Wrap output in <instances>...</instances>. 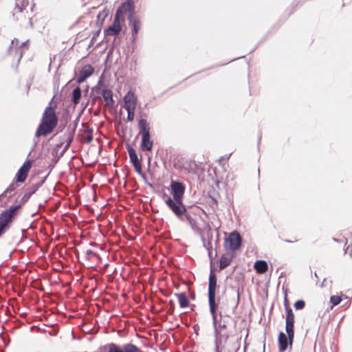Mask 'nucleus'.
Returning <instances> with one entry per match:
<instances>
[{"instance_id":"nucleus-1","label":"nucleus","mask_w":352,"mask_h":352,"mask_svg":"<svg viewBox=\"0 0 352 352\" xmlns=\"http://www.w3.org/2000/svg\"><path fill=\"white\" fill-rule=\"evenodd\" d=\"M53 99L54 98H52L49 105L45 108L43 113L42 118L36 131L35 144L38 142V140H35L36 138L40 136H47L54 131L58 124V119L56 114L55 107H52Z\"/></svg>"},{"instance_id":"nucleus-2","label":"nucleus","mask_w":352,"mask_h":352,"mask_svg":"<svg viewBox=\"0 0 352 352\" xmlns=\"http://www.w3.org/2000/svg\"><path fill=\"white\" fill-rule=\"evenodd\" d=\"M192 229L200 235L204 245L208 250L212 248L211 241L215 235L216 242L219 240L217 228H212L208 221H188Z\"/></svg>"},{"instance_id":"nucleus-3","label":"nucleus","mask_w":352,"mask_h":352,"mask_svg":"<svg viewBox=\"0 0 352 352\" xmlns=\"http://www.w3.org/2000/svg\"><path fill=\"white\" fill-rule=\"evenodd\" d=\"M217 288V276L213 270L210 268L208 283V303L210 307V312L212 316V322L214 327L217 325V305L215 302L216 290Z\"/></svg>"},{"instance_id":"nucleus-4","label":"nucleus","mask_w":352,"mask_h":352,"mask_svg":"<svg viewBox=\"0 0 352 352\" xmlns=\"http://www.w3.org/2000/svg\"><path fill=\"white\" fill-rule=\"evenodd\" d=\"M285 307L286 311L285 330L289 337V344L292 347L294 338V314L291 307L286 302Z\"/></svg>"},{"instance_id":"nucleus-5","label":"nucleus","mask_w":352,"mask_h":352,"mask_svg":"<svg viewBox=\"0 0 352 352\" xmlns=\"http://www.w3.org/2000/svg\"><path fill=\"white\" fill-rule=\"evenodd\" d=\"M164 199L168 206V208L177 215L180 216L186 211V208L184 206L182 200L173 199L166 193H164Z\"/></svg>"},{"instance_id":"nucleus-6","label":"nucleus","mask_w":352,"mask_h":352,"mask_svg":"<svg viewBox=\"0 0 352 352\" xmlns=\"http://www.w3.org/2000/svg\"><path fill=\"white\" fill-rule=\"evenodd\" d=\"M104 348L107 350V352H142L137 346L131 343L120 346L111 342L106 344Z\"/></svg>"},{"instance_id":"nucleus-7","label":"nucleus","mask_w":352,"mask_h":352,"mask_svg":"<svg viewBox=\"0 0 352 352\" xmlns=\"http://www.w3.org/2000/svg\"><path fill=\"white\" fill-rule=\"evenodd\" d=\"M236 296H237V300L234 302V305L230 310H223V307L220 308L221 310L219 311V316H220L221 319L219 320V322H218V320H217V330H219V329H223L226 328L227 323L225 320H222V318L224 317L230 318L231 316V314H233L234 313L235 309H236V307L238 306L239 300V292H237ZM219 335H220V332H219L218 337L219 336Z\"/></svg>"},{"instance_id":"nucleus-8","label":"nucleus","mask_w":352,"mask_h":352,"mask_svg":"<svg viewBox=\"0 0 352 352\" xmlns=\"http://www.w3.org/2000/svg\"><path fill=\"white\" fill-rule=\"evenodd\" d=\"M242 239L236 231L231 232L229 236L226 239V246L230 250L235 251L240 248Z\"/></svg>"},{"instance_id":"nucleus-9","label":"nucleus","mask_w":352,"mask_h":352,"mask_svg":"<svg viewBox=\"0 0 352 352\" xmlns=\"http://www.w3.org/2000/svg\"><path fill=\"white\" fill-rule=\"evenodd\" d=\"M124 21V19L118 16V15L114 16L113 22L111 25H110L108 28L104 30V33L105 36H117L120 34L122 30V27L120 25V22Z\"/></svg>"},{"instance_id":"nucleus-10","label":"nucleus","mask_w":352,"mask_h":352,"mask_svg":"<svg viewBox=\"0 0 352 352\" xmlns=\"http://www.w3.org/2000/svg\"><path fill=\"white\" fill-rule=\"evenodd\" d=\"M171 194L175 200H182L185 192V186L179 181H172L170 183Z\"/></svg>"},{"instance_id":"nucleus-11","label":"nucleus","mask_w":352,"mask_h":352,"mask_svg":"<svg viewBox=\"0 0 352 352\" xmlns=\"http://www.w3.org/2000/svg\"><path fill=\"white\" fill-rule=\"evenodd\" d=\"M129 25L131 27V41L134 42L136 40V35L138 33L140 27L141 21L137 16H132V14H129L127 16Z\"/></svg>"},{"instance_id":"nucleus-12","label":"nucleus","mask_w":352,"mask_h":352,"mask_svg":"<svg viewBox=\"0 0 352 352\" xmlns=\"http://www.w3.org/2000/svg\"><path fill=\"white\" fill-rule=\"evenodd\" d=\"M129 12V14H132L133 16L134 13V6L133 0H126L123 2L117 9L115 15H118L124 19V14L126 12Z\"/></svg>"},{"instance_id":"nucleus-13","label":"nucleus","mask_w":352,"mask_h":352,"mask_svg":"<svg viewBox=\"0 0 352 352\" xmlns=\"http://www.w3.org/2000/svg\"><path fill=\"white\" fill-rule=\"evenodd\" d=\"M32 160L25 161L22 166L18 170L16 175V181L18 182L22 183L25 182L28 176V173L32 167Z\"/></svg>"},{"instance_id":"nucleus-14","label":"nucleus","mask_w":352,"mask_h":352,"mask_svg":"<svg viewBox=\"0 0 352 352\" xmlns=\"http://www.w3.org/2000/svg\"><path fill=\"white\" fill-rule=\"evenodd\" d=\"M94 72L93 67L91 65H85L79 72L78 77L76 79V82L80 84L86 80L87 78L91 76Z\"/></svg>"},{"instance_id":"nucleus-15","label":"nucleus","mask_w":352,"mask_h":352,"mask_svg":"<svg viewBox=\"0 0 352 352\" xmlns=\"http://www.w3.org/2000/svg\"><path fill=\"white\" fill-rule=\"evenodd\" d=\"M21 208L20 205L12 206L9 208L3 210L0 215V220H12Z\"/></svg>"},{"instance_id":"nucleus-16","label":"nucleus","mask_w":352,"mask_h":352,"mask_svg":"<svg viewBox=\"0 0 352 352\" xmlns=\"http://www.w3.org/2000/svg\"><path fill=\"white\" fill-rule=\"evenodd\" d=\"M279 352H285L289 344V337L283 333L280 332L278 338Z\"/></svg>"},{"instance_id":"nucleus-17","label":"nucleus","mask_w":352,"mask_h":352,"mask_svg":"<svg viewBox=\"0 0 352 352\" xmlns=\"http://www.w3.org/2000/svg\"><path fill=\"white\" fill-rule=\"evenodd\" d=\"M124 108H128V107L136 108L137 104V97L131 91H128L124 96Z\"/></svg>"},{"instance_id":"nucleus-18","label":"nucleus","mask_w":352,"mask_h":352,"mask_svg":"<svg viewBox=\"0 0 352 352\" xmlns=\"http://www.w3.org/2000/svg\"><path fill=\"white\" fill-rule=\"evenodd\" d=\"M102 96L105 102V105L108 107H113L114 100L113 98V92L110 89H104L102 91Z\"/></svg>"},{"instance_id":"nucleus-19","label":"nucleus","mask_w":352,"mask_h":352,"mask_svg":"<svg viewBox=\"0 0 352 352\" xmlns=\"http://www.w3.org/2000/svg\"><path fill=\"white\" fill-rule=\"evenodd\" d=\"M138 125L142 137L151 135L149 124L145 119H140Z\"/></svg>"},{"instance_id":"nucleus-20","label":"nucleus","mask_w":352,"mask_h":352,"mask_svg":"<svg viewBox=\"0 0 352 352\" xmlns=\"http://www.w3.org/2000/svg\"><path fill=\"white\" fill-rule=\"evenodd\" d=\"M153 142L151 140V135L142 137L140 148L144 151H150L152 149Z\"/></svg>"},{"instance_id":"nucleus-21","label":"nucleus","mask_w":352,"mask_h":352,"mask_svg":"<svg viewBox=\"0 0 352 352\" xmlns=\"http://www.w3.org/2000/svg\"><path fill=\"white\" fill-rule=\"evenodd\" d=\"M254 267L257 273L264 274L267 271L268 265L266 261L260 260L255 262Z\"/></svg>"},{"instance_id":"nucleus-22","label":"nucleus","mask_w":352,"mask_h":352,"mask_svg":"<svg viewBox=\"0 0 352 352\" xmlns=\"http://www.w3.org/2000/svg\"><path fill=\"white\" fill-rule=\"evenodd\" d=\"M232 255L230 254H224L219 260V269L223 270L227 267L231 263Z\"/></svg>"},{"instance_id":"nucleus-23","label":"nucleus","mask_w":352,"mask_h":352,"mask_svg":"<svg viewBox=\"0 0 352 352\" xmlns=\"http://www.w3.org/2000/svg\"><path fill=\"white\" fill-rule=\"evenodd\" d=\"M66 136V144L65 145L63 149L61 151V152L58 154L57 156V158L54 160V163H57L59 160V159L65 154V153L68 150L71 144L72 143L74 140V137L72 135H67L65 133V135Z\"/></svg>"},{"instance_id":"nucleus-24","label":"nucleus","mask_w":352,"mask_h":352,"mask_svg":"<svg viewBox=\"0 0 352 352\" xmlns=\"http://www.w3.org/2000/svg\"><path fill=\"white\" fill-rule=\"evenodd\" d=\"M82 96V91L80 87H76L73 91L72 94L71 102L74 105H76L79 103L80 98Z\"/></svg>"},{"instance_id":"nucleus-25","label":"nucleus","mask_w":352,"mask_h":352,"mask_svg":"<svg viewBox=\"0 0 352 352\" xmlns=\"http://www.w3.org/2000/svg\"><path fill=\"white\" fill-rule=\"evenodd\" d=\"M208 203L212 208L217 207L219 195L215 190L210 192L208 195Z\"/></svg>"},{"instance_id":"nucleus-26","label":"nucleus","mask_w":352,"mask_h":352,"mask_svg":"<svg viewBox=\"0 0 352 352\" xmlns=\"http://www.w3.org/2000/svg\"><path fill=\"white\" fill-rule=\"evenodd\" d=\"M126 148H127V151H128V153L129 155L130 162L132 164L140 162V160H139V158L138 157L135 150L132 146H131L129 145L127 146Z\"/></svg>"},{"instance_id":"nucleus-27","label":"nucleus","mask_w":352,"mask_h":352,"mask_svg":"<svg viewBox=\"0 0 352 352\" xmlns=\"http://www.w3.org/2000/svg\"><path fill=\"white\" fill-rule=\"evenodd\" d=\"M175 296H177L179 305L182 308H186L189 305V300L185 293L175 294Z\"/></svg>"},{"instance_id":"nucleus-28","label":"nucleus","mask_w":352,"mask_h":352,"mask_svg":"<svg viewBox=\"0 0 352 352\" xmlns=\"http://www.w3.org/2000/svg\"><path fill=\"white\" fill-rule=\"evenodd\" d=\"M28 4L29 2L28 0H16L14 10L18 12H22Z\"/></svg>"},{"instance_id":"nucleus-29","label":"nucleus","mask_w":352,"mask_h":352,"mask_svg":"<svg viewBox=\"0 0 352 352\" xmlns=\"http://www.w3.org/2000/svg\"><path fill=\"white\" fill-rule=\"evenodd\" d=\"M11 222L12 221H0V237L10 229Z\"/></svg>"},{"instance_id":"nucleus-30","label":"nucleus","mask_w":352,"mask_h":352,"mask_svg":"<svg viewBox=\"0 0 352 352\" xmlns=\"http://www.w3.org/2000/svg\"><path fill=\"white\" fill-rule=\"evenodd\" d=\"M80 116H78L75 120L73 122V126L71 128L69 127L67 130V133L66 134L72 135V137H74V134L77 128V126L79 122Z\"/></svg>"},{"instance_id":"nucleus-31","label":"nucleus","mask_w":352,"mask_h":352,"mask_svg":"<svg viewBox=\"0 0 352 352\" xmlns=\"http://www.w3.org/2000/svg\"><path fill=\"white\" fill-rule=\"evenodd\" d=\"M28 42H29V40H27L24 42H23L21 45L19 47V48H17L16 50V53L19 54V60L21 58L22 56H23V50H22V48L23 47H28Z\"/></svg>"},{"instance_id":"nucleus-32","label":"nucleus","mask_w":352,"mask_h":352,"mask_svg":"<svg viewBox=\"0 0 352 352\" xmlns=\"http://www.w3.org/2000/svg\"><path fill=\"white\" fill-rule=\"evenodd\" d=\"M127 111V121L131 122L134 118L135 115V109L133 107H128V108H124Z\"/></svg>"},{"instance_id":"nucleus-33","label":"nucleus","mask_w":352,"mask_h":352,"mask_svg":"<svg viewBox=\"0 0 352 352\" xmlns=\"http://www.w3.org/2000/svg\"><path fill=\"white\" fill-rule=\"evenodd\" d=\"M45 179H46V177L43 179L41 180V182L34 184L32 186V190L31 192L29 193V196L32 195V194H34L43 184V183L45 182Z\"/></svg>"},{"instance_id":"nucleus-34","label":"nucleus","mask_w":352,"mask_h":352,"mask_svg":"<svg viewBox=\"0 0 352 352\" xmlns=\"http://www.w3.org/2000/svg\"><path fill=\"white\" fill-rule=\"evenodd\" d=\"M134 167V169L136 171L137 173H138L140 175H141L144 179L146 178L144 174L142 173V164L141 162H138V163H135V164H132Z\"/></svg>"},{"instance_id":"nucleus-35","label":"nucleus","mask_w":352,"mask_h":352,"mask_svg":"<svg viewBox=\"0 0 352 352\" xmlns=\"http://www.w3.org/2000/svg\"><path fill=\"white\" fill-rule=\"evenodd\" d=\"M102 80L100 79L97 85L91 89L92 92H95L97 94H100L101 92Z\"/></svg>"},{"instance_id":"nucleus-36","label":"nucleus","mask_w":352,"mask_h":352,"mask_svg":"<svg viewBox=\"0 0 352 352\" xmlns=\"http://www.w3.org/2000/svg\"><path fill=\"white\" fill-rule=\"evenodd\" d=\"M342 300L340 296H332L330 298V302L333 304V306L338 305Z\"/></svg>"},{"instance_id":"nucleus-37","label":"nucleus","mask_w":352,"mask_h":352,"mask_svg":"<svg viewBox=\"0 0 352 352\" xmlns=\"http://www.w3.org/2000/svg\"><path fill=\"white\" fill-rule=\"evenodd\" d=\"M15 189L16 184L12 183L6 188V190L3 192V193L1 195L6 196L8 193H11L12 192L14 191Z\"/></svg>"},{"instance_id":"nucleus-38","label":"nucleus","mask_w":352,"mask_h":352,"mask_svg":"<svg viewBox=\"0 0 352 352\" xmlns=\"http://www.w3.org/2000/svg\"><path fill=\"white\" fill-rule=\"evenodd\" d=\"M305 306V302L302 300H298L294 303L296 309H302Z\"/></svg>"},{"instance_id":"nucleus-39","label":"nucleus","mask_w":352,"mask_h":352,"mask_svg":"<svg viewBox=\"0 0 352 352\" xmlns=\"http://www.w3.org/2000/svg\"><path fill=\"white\" fill-rule=\"evenodd\" d=\"M214 334H215V337H216V340H215V352H220L219 351V341H218V334H219V331L217 329V327H214Z\"/></svg>"},{"instance_id":"nucleus-40","label":"nucleus","mask_w":352,"mask_h":352,"mask_svg":"<svg viewBox=\"0 0 352 352\" xmlns=\"http://www.w3.org/2000/svg\"><path fill=\"white\" fill-rule=\"evenodd\" d=\"M99 95L100 94H97L95 92L91 91L89 94V98L90 99H91L93 104H94L96 101L99 98Z\"/></svg>"},{"instance_id":"nucleus-41","label":"nucleus","mask_w":352,"mask_h":352,"mask_svg":"<svg viewBox=\"0 0 352 352\" xmlns=\"http://www.w3.org/2000/svg\"><path fill=\"white\" fill-rule=\"evenodd\" d=\"M85 254H86V256H87V258L89 259L91 258V256H96V257H99V256L96 254V253H94L92 250H86L85 252Z\"/></svg>"},{"instance_id":"nucleus-42","label":"nucleus","mask_w":352,"mask_h":352,"mask_svg":"<svg viewBox=\"0 0 352 352\" xmlns=\"http://www.w3.org/2000/svg\"><path fill=\"white\" fill-rule=\"evenodd\" d=\"M82 126L84 127V133L86 134H92L93 130L90 127L86 126L85 123L82 124Z\"/></svg>"},{"instance_id":"nucleus-43","label":"nucleus","mask_w":352,"mask_h":352,"mask_svg":"<svg viewBox=\"0 0 352 352\" xmlns=\"http://www.w3.org/2000/svg\"><path fill=\"white\" fill-rule=\"evenodd\" d=\"M63 142H60L59 144H57L56 145V147L53 149V151H52L53 155H57V156L58 155V148L61 147L63 146Z\"/></svg>"},{"instance_id":"nucleus-44","label":"nucleus","mask_w":352,"mask_h":352,"mask_svg":"<svg viewBox=\"0 0 352 352\" xmlns=\"http://www.w3.org/2000/svg\"><path fill=\"white\" fill-rule=\"evenodd\" d=\"M18 43H19V40L17 38H14V39H12L11 41V43H10V45L8 47V51L10 52V50L12 47V45H18Z\"/></svg>"},{"instance_id":"nucleus-45","label":"nucleus","mask_w":352,"mask_h":352,"mask_svg":"<svg viewBox=\"0 0 352 352\" xmlns=\"http://www.w3.org/2000/svg\"><path fill=\"white\" fill-rule=\"evenodd\" d=\"M93 140V135L92 134H87V136L85 139V141L87 142V143H90L91 142H92Z\"/></svg>"},{"instance_id":"nucleus-46","label":"nucleus","mask_w":352,"mask_h":352,"mask_svg":"<svg viewBox=\"0 0 352 352\" xmlns=\"http://www.w3.org/2000/svg\"><path fill=\"white\" fill-rule=\"evenodd\" d=\"M56 158H57V156L54 159H53L52 164L49 166V167L50 168L51 170L54 167V165L56 164V163H54V160Z\"/></svg>"},{"instance_id":"nucleus-47","label":"nucleus","mask_w":352,"mask_h":352,"mask_svg":"<svg viewBox=\"0 0 352 352\" xmlns=\"http://www.w3.org/2000/svg\"><path fill=\"white\" fill-rule=\"evenodd\" d=\"M285 242L287 243H292L294 242L293 241H289V240H285Z\"/></svg>"},{"instance_id":"nucleus-48","label":"nucleus","mask_w":352,"mask_h":352,"mask_svg":"<svg viewBox=\"0 0 352 352\" xmlns=\"http://www.w3.org/2000/svg\"><path fill=\"white\" fill-rule=\"evenodd\" d=\"M87 92H88V87H87V89L85 90V94H86Z\"/></svg>"},{"instance_id":"nucleus-49","label":"nucleus","mask_w":352,"mask_h":352,"mask_svg":"<svg viewBox=\"0 0 352 352\" xmlns=\"http://www.w3.org/2000/svg\"><path fill=\"white\" fill-rule=\"evenodd\" d=\"M230 155L231 154H230L228 156H225V159H229Z\"/></svg>"},{"instance_id":"nucleus-50","label":"nucleus","mask_w":352,"mask_h":352,"mask_svg":"<svg viewBox=\"0 0 352 352\" xmlns=\"http://www.w3.org/2000/svg\"><path fill=\"white\" fill-rule=\"evenodd\" d=\"M170 304L173 305V301L170 300Z\"/></svg>"},{"instance_id":"nucleus-51","label":"nucleus","mask_w":352,"mask_h":352,"mask_svg":"<svg viewBox=\"0 0 352 352\" xmlns=\"http://www.w3.org/2000/svg\"><path fill=\"white\" fill-rule=\"evenodd\" d=\"M88 103H89V101L86 102L85 108H86V107H87V106Z\"/></svg>"},{"instance_id":"nucleus-52","label":"nucleus","mask_w":352,"mask_h":352,"mask_svg":"<svg viewBox=\"0 0 352 352\" xmlns=\"http://www.w3.org/2000/svg\"><path fill=\"white\" fill-rule=\"evenodd\" d=\"M261 137H259V138H258V143H259V142H260V141H261Z\"/></svg>"}]
</instances>
